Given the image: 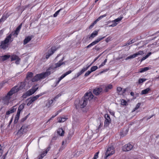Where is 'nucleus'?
Segmentation results:
<instances>
[{"instance_id": "7ed1b4c3", "label": "nucleus", "mask_w": 159, "mask_h": 159, "mask_svg": "<svg viewBox=\"0 0 159 159\" xmlns=\"http://www.w3.org/2000/svg\"><path fill=\"white\" fill-rule=\"evenodd\" d=\"M29 126L27 125H23L18 131L17 134L19 137H20L25 134L29 130Z\"/></svg>"}, {"instance_id": "bf43d9fd", "label": "nucleus", "mask_w": 159, "mask_h": 159, "mask_svg": "<svg viewBox=\"0 0 159 159\" xmlns=\"http://www.w3.org/2000/svg\"><path fill=\"white\" fill-rule=\"evenodd\" d=\"M53 99H51L50 100H49L48 101V103H49V106H50V105L52 104V103L53 102Z\"/></svg>"}, {"instance_id": "9d476101", "label": "nucleus", "mask_w": 159, "mask_h": 159, "mask_svg": "<svg viewBox=\"0 0 159 159\" xmlns=\"http://www.w3.org/2000/svg\"><path fill=\"white\" fill-rule=\"evenodd\" d=\"M11 59V61H16L15 63L16 64H19L20 59V58L17 55H12L11 56H10Z\"/></svg>"}, {"instance_id": "79ce46f5", "label": "nucleus", "mask_w": 159, "mask_h": 159, "mask_svg": "<svg viewBox=\"0 0 159 159\" xmlns=\"http://www.w3.org/2000/svg\"><path fill=\"white\" fill-rule=\"evenodd\" d=\"M10 16V14L8 13H4L2 16L5 19H6Z\"/></svg>"}, {"instance_id": "f03ea898", "label": "nucleus", "mask_w": 159, "mask_h": 159, "mask_svg": "<svg viewBox=\"0 0 159 159\" xmlns=\"http://www.w3.org/2000/svg\"><path fill=\"white\" fill-rule=\"evenodd\" d=\"M16 87L12 88L5 96L3 97L2 100L4 104L8 105L10 101V99L13 94L17 92Z\"/></svg>"}, {"instance_id": "3c124183", "label": "nucleus", "mask_w": 159, "mask_h": 159, "mask_svg": "<svg viewBox=\"0 0 159 159\" xmlns=\"http://www.w3.org/2000/svg\"><path fill=\"white\" fill-rule=\"evenodd\" d=\"M92 72L91 71L88 70L87 71L85 74L84 76L86 77L88 76Z\"/></svg>"}, {"instance_id": "6e6552de", "label": "nucleus", "mask_w": 159, "mask_h": 159, "mask_svg": "<svg viewBox=\"0 0 159 159\" xmlns=\"http://www.w3.org/2000/svg\"><path fill=\"white\" fill-rule=\"evenodd\" d=\"M123 18L122 16H120L115 20H112L111 22L112 24L109 25V27H114L116 26L118 24V23Z\"/></svg>"}, {"instance_id": "a878e982", "label": "nucleus", "mask_w": 159, "mask_h": 159, "mask_svg": "<svg viewBox=\"0 0 159 159\" xmlns=\"http://www.w3.org/2000/svg\"><path fill=\"white\" fill-rule=\"evenodd\" d=\"M112 87V85L111 84L107 85L105 86V88L104 90V91L106 92H107L109 90L111 89Z\"/></svg>"}, {"instance_id": "7c9ffc66", "label": "nucleus", "mask_w": 159, "mask_h": 159, "mask_svg": "<svg viewBox=\"0 0 159 159\" xmlns=\"http://www.w3.org/2000/svg\"><path fill=\"white\" fill-rule=\"evenodd\" d=\"M98 31H95L93 32L89 37L90 39L93 38L96 36L98 34Z\"/></svg>"}, {"instance_id": "b1692460", "label": "nucleus", "mask_w": 159, "mask_h": 159, "mask_svg": "<svg viewBox=\"0 0 159 159\" xmlns=\"http://www.w3.org/2000/svg\"><path fill=\"white\" fill-rule=\"evenodd\" d=\"M10 57V56L9 55H5L0 56V61H4L8 59Z\"/></svg>"}, {"instance_id": "473e14b6", "label": "nucleus", "mask_w": 159, "mask_h": 159, "mask_svg": "<svg viewBox=\"0 0 159 159\" xmlns=\"http://www.w3.org/2000/svg\"><path fill=\"white\" fill-rule=\"evenodd\" d=\"M58 122L61 123V122H64V121H66V120L67 119V118L66 117H65L64 116V117L59 118H58Z\"/></svg>"}, {"instance_id": "c9c22d12", "label": "nucleus", "mask_w": 159, "mask_h": 159, "mask_svg": "<svg viewBox=\"0 0 159 159\" xmlns=\"http://www.w3.org/2000/svg\"><path fill=\"white\" fill-rule=\"evenodd\" d=\"M152 54V53L151 52H150L148 53L147 54L145 57H143L141 59V61H143L145 60L147 58H148L151 54Z\"/></svg>"}, {"instance_id": "13d9d810", "label": "nucleus", "mask_w": 159, "mask_h": 159, "mask_svg": "<svg viewBox=\"0 0 159 159\" xmlns=\"http://www.w3.org/2000/svg\"><path fill=\"white\" fill-rule=\"evenodd\" d=\"M61 95V93L58 94L57 96H56L54 98V100H55L56 99L58 98L59 97H60Z\"/></svg>"}, {"instance_id": "e2e57ef3", "label": "nucleus", "mask_w": 159, "mask_h": 159, "mask_svg": "<svg viewBox=\"0 0 159 159\" xmlns=\"http://www.w3.org/2000/svg\"><path fill=\"white\" fill-rule=\"evenodd\" d=\"M106 16V14H104L103 15H102L100 16L99 17V19H100V20L101 19L105 17Z\"/></svg>"}, {"instance_id": "ea45409f", "label": "nucleus", "mask_w": 159, "mask_h": 159, "mask_svg": "<svg viewBox=\"0 0 159 159\" xmlns=\"http://www.w3.org/2000/svg\"><path fill=\"white\" fill-rule=\"evenodd\" d=\"M91 65H89L88 66L86 67H84L80 71L82 73H83Z\"/></svg>"}, {"instance_id": "5fc2aeb1", "label": "nucleus", "mask_w": 159, "mask_h": 159, "mask_svg": "<svg viewBox=\"0 0 159 159\" xmlns=\"http://www.w3.org/2000/svg\"><path fill=\"white\" fill-rule=\"evenodd\" d=\"M151 159H158V158L157 157L155 156L154 155H151Z\"/></svg>"}, {"instance_id": "c03bdc74", "label": "nucleus", "mask_w": 159, "mask_h": 159, "mask_svg": "<svg viewBox=\"0 0 159 159\" xmlns=\"http://www.w3.org/2000/svg\"><path fill=\"white\" fill-rule=\"evenodd\" d=\"M97 69L98 67L97 66H94L91 67V71L92 72L96 70Z\"/></svg>"}, {"instance_id": "4d7b16f0", "label": "nucleus", "mask_w": 159, "mask_h": 159, "mask_svg": "<svg viewBox=\"0 0 159 159\" xmlns=\"http://www.w3.org/2000/svg\"><path fill=\"white\" fill-rule=\"evenodd\" d=\"M60 10L57 11L53 15V16L54 17H56L60 12Z\"/></svg>"}, {"instance_id": "a211bd4d", "label": "nucleus", "mask_w": 159, "mask_h": 159, "mask_svg": "<svg viewBox=\"0 0 159 159\" xmlns=\"http://www.w3.org/2000/svg\"><path fill=\"white\" fill-rule=\"evenodd\" d=\"M56 50L55 47H52L51 48V50L50 51L49 53H48V54H47L46 56V57L47 59H48L50 56Z\"/></svg>"}, {"instance_id": "a18cd8bd", "label": "nucleus", "mask_w": 159, "mask_h": 159, "mask_svg": "<svg viewBox=\"0 0 159 159\" xmlns=\"http://www.w3.org/2000/svg\"><path fill=\"white\" fill-rule=\"evenodd\" d=\"M107 59H106L99 66V68H100L102 67V66L105 65L106 64L107 61Z\"/></svg>"}, {"instance_id": "4468645a", "label": "nucleus", "mask_w": 159, "mask_h": 159, "mask_svg": "<svg viewBox=\"0 0 159 159\" xmlns=\"http://www.w3.org/2000/svg\"><path fill=\"white\" fill-rule=\"evenodd\" d=\"M25 85V83L24 82H21L20 84H18V86H16L14 87H16L17 89V92L19 90L22 89L24 88Z\"/></svg>"}, {"instance_id": "774afa93", "label": "nucleus", "mask_w": 159, "mask_h": 159, "mask_svg": "<svg viewBox=\"0 0 159 159\" xmlns=\"http://www.w3.org/2000/svg\"><path fill=\"white\" fill-rule=\"evenodd\" d=\"M94 25H93V24H92L89 27V29H92L93 27L94 26Z\"/></svg>"}, {"instance_id": "39448f33", "label": "nucleus", "mask_w": 159, "mask_h": 159, "mask_svg": "<svg viewBox=\"0 0 159 159\" xmlns=\"http://www.w3.org/2000/svg\"><path fill=\"white\" fill-rule=\"evenodd\" d=\"M105 36L104 37H99L96 40L92 42L88 46L86 47L87 48H90L92 46H93L97 43H98L101 40L105 38Z\"/></svg>"}, {"instance_id": "c85d7f7f", "label": "nucleus", "mask_w": 159, "mask_h": 159, "mask_svg": "<svg viewBox=\"0 0 159 159\" xmlns=\"http://www.w3.org/2000/svg\"><path fill=\"white\" fill-rule=\"evenodd\" d=\"M31 38L30 36H28L24 40V44L25 45L28 43L31 40Z\"/></svg>"}, {"instance_id": "9b49d317", "label": "nucleus", "mask_w": 159, "mask_h": 159, "mask_svg": "<svg viewBox=\"0 0 159 159\" xmlns=\"http://www.w3.org/2000/svg\"><path fill=\"white\" fill-rule=\"evenodd\" d=\"M104 117L105 119L104 122V126H107L110 123L111 119L109 115L107 114H106L105 115Z\"/></svg>"}, {"instance_id": "1a4fd4ad", "label": "nucleus", "mask_w": 159, "mask_h": 159, "mask_svg": "<svg viewBox=\"0 0 159 159\" xmlns=\"http://www.w3.org/2000/svg\"><path fill=\"white\" fill-rule=\"evenodd\" d=\"M50 147H48L44 151H43L41 155L39 156V159H42L47 153L49 151Z\"/></svg>"}, {"instance_id": "864d4df0", "label": "nucleus", "mask_w": 159, "mask_h": 159, "mask_svg": "<svg viewBox=\"0 0 159 159\" xmlns=\"http://www.w3.org/2000/svg\"><path fill=\"white\" fill-rule=\"evenodd\" d=\"M99 57H100V55L98 56V57H96L94 60L92 62V63L90 65H91V66L98 58Z\"/></svg>"}, {"instance_id": "ddd939ff", "label": "nucleus", "mask_w": 159, "mask_h": 159, "mask_svg": "<svg viewBox=\"0 0 159 159\" xmlns=\"http://www.w3.org/2000/svg\"><path fill=\"white\" fill-rule=\"evenodd\" d=\"M21 24L19 25L16 29V30L13 32L11 34H12V36L16 37L21 27Z\"/></svg>"}, {"instance_id": "58836bf2", "label": "nucleus", "mask_w": 159, "mask_h": 159, "mask_svg": "<svg viewBox=\"0 0 159 159\" xmlns=\"http://www.w3.org/2000/svg\"><path fill=\"white\" fill-rule=\"evenodd\" d=\"M24 107V104H21L19 107L18 111L21 112L22 110L23 109Z\"/></svg>"}, {"instance_id": "603ef678", "label": "nucleus", "mask_w": 159, "mask_h": 159, "mask_svg": "<svg viewBox=\"0 0 159 159\" xmlns=\"http://www.w3.org/2000/svg\"><path fill=\"white\" fill-rule=\"evenodd\" d=\"M82 74V73L81 72V71H80V72H78L76 74V75H75V77H78Z\"/></svg>"}, {"instance_id": "8fccbe9b", "label": "nucleus", "mask_w": 159, "mask_h": 159, "mask_svg": "<svg viewBox=\"0 0 159 159\" xmlns=\"http://www.w3.org/2000/svg\"><path fill=\"white\" fill-rule=\"evenodd\" d=\"M19 116H16L15 120L14 121V123H16L18 121V119H19Z\"/></svg>"}, {"instance_id": "72a5a7b5", "label": "nucleus", "mask_w": 159, "mask_h": 159, "mask_svg": "<svg viewBox=\"0 0 159 159\" xmlns=\"http://www.w3.org/2000/svg\"><path fill=\"white\" fill-rule=\"evenodd\" d=\"M33 75V73L31 72H28L27 73L26 76V79L27 80H29L31 78Z\"/></svg>"}, {"instance_id": "6e6d98bb", "label": "nucleus", "mask_w": 159, "mask_h": 159, "mask_svg": "<svg viewBox=\"0 0 159 159\" xmlns=\"http://www.w3.org/2000/svg\"><path fill=\"white\" fill-rule=\"evenodd\" d=\"M111 38L110 37H108L106 39V42L108 43L109 41H110L111 40Z\"/></svg>"}, {"instance_id": "4c0bfd02", "label": "nucleus", "mask_w": 159, "mask_h": 159, "mask_svg": "<svg viewBox=\"0 0 159 159\" xmlns=\"http://www.w3.org/2000/svg\"><path fill=\"white\" fill-rule=\"evenodd\" d=\"M141 105V103H138L135 106V107L133 109V110L132 111V112H133L135 111L136 110L138 109L140 107Z\"/></svg>"}, {"instance_id": "393cba45", "label": "nucleus", "mask_w": 159, "mask_h": 159, "mask_svg": "<svg viewBox=\"0 0 159 159\" xmlns=\"http://www.w3.org/2000/svg\"><path fill=\"white\" fill-rule=\"evenodd\" d=\"M16 110V108H15V107L14 106L12 107L10 109V110L7 111L6 113V114L7 115H9L11 113H12L13 112H14V111H15Z\"/></svg>"}, {"instance_id": "09e8293b", "label": "nucleus", "mask_w": 159, "mask_h": 159, "mask_svg": "<svg viewBox=\"0 0 159 159\" xmlns=\"http://www.w3.org/2000/svg\"><path fill=\"white\" fill-rule=\"evenodd\" d=\"M61 112L60 110H59L57 111V112L55 113V114L54 115H53L51 117V118L52 119L54 118L55 116H56L58 114Z\"/></svg>"}, {"instance_id": "aec40b11", "label": "nucleus", "mask_w": 159, "mask_h": 159, "mask_svg": "<svg viewBox=\"0 0 159 159\" xmlns=\"http://www.w3.org/2000/svg\"><path fill=\"white\" fill-rule=\"evenodd\" d=\"M45 93H41L37 95H36L30 98L34 102L39 97L44 95V94H45Z\"/></svg>"}, {"instance_id": "338daca9", "label": "nucleus", "mask_w": 159, "mask_h": 159, "mask_svg": "<svg viewBox=\"0 0 159 159\" xmlns=\"http://www.w3.org/2000/svg\"><path fill=\"white\" fill-rule=\"evenodd\" d=\"M131 59V57H130V56L127 57H126L125 59V60H127L129 59Z\"/></svg>"}, {"instance_id": "2f4dec72", "label": "nucleus", "mask_w": 159, "mask_h": 159, "mask_svg": "<svg viewBox=\"0 0 159 159\" xmlns=\"http://www.w3.org/2000/svg\"><path fill=\"white\" fill-rule=\"evenodd\" d=\"M34 102L31 99V98L30 97L29 98L27 99L26 100V102L27 103V105L28 106H30L31 104H32Z\"/></svg>"}, {"instance_id": "f3484780", "label": "nucleus", "mask_w": 159, "mask_h": 159, "mask_svg": "<svg viewBox=\"0 0 159 159\" xmlns=\"http://www.w3.org/2000/svg\"><path fill=\"white\" fill-rule=\"evenodd\" d=\"M8 45L9 44L4 40H3L1 42V44L0 45V48L5 49L8 47Z\"/></svg>"}, {"instance_id": "423d86ee", "label": "nucleus", "mask_w": 159, "mask_h": 159, "mask_svg": "<svg viewBox=\"0 0 159 159\" xmlns=\"http://www.w3.org/2000/svg\"><path fill=\"white\" fill-rule=\"evenodd\" d=\"M36 86L33 87L29 90L26 93V94L27 96H30L34 94L38 89V87H36Z\"/></svg>"}, {"instance_id": "052dcab7", "label": "nucleus", "mask_w": 159, "mask_h": 159, "mask_svg": "<svg viewBox=\"0 0 159 159\" xmlns=\"http://www.w3.org/2000/svg\"><path fill=\"white\" fill-rule=\"evenodd\" d=\"M131 59H133L136 57V55L135 53H134L133 55H130Z\"/></svg>"}, {"instance_id": "37998d69", "label": "nucleus", "mask_w": 159, "mask_h": 159, "mask_svg": "<svg viewBox=\"0 0 159 159\" xmlns=\"http://www.w3.org/2000/svg\"><path fill=\"white\" fill-rule=\"evenodd\" d=\"M122 88L120 87H118L117 88V93L118 94L120 95V94H121V92H122Z\"/></svg>"}, {"instance_id": "5701e85b", "label": "nucleus", "mask_w": 159, "mask_h": 159, "mask_svg": "<svg viewBox=\"0 0 159 159\" xmlns=\"http://www.w3.org/2000/svg\"><path fill=\"white\" fill-rule=\"evenodd\" d=\"M57 132L59 135L61 136H64L65 133L64 131L61 128L58 129Z\"/></svg>"}, {"instance_id": "0e129e2a", "label": "nucleus", "mask_w": 159, "mask_h": 159, "mask_svg": "<svg viewBox=\"0 0 159 159\" xmlns=\"http://www.w3.org/2000/svg\"><path fill=\"white\" fill-rule=\"evenodd\" d=\"M2 150L1 146L0 144V157L2 155Z\"/></svg>"}, {"instance_id": "f704fd0d", "label": "nucleus", "mask_w": 159, "mask_h": 159, "mask_svg": "<svg viewBox=\"0 0 159 159\" xmlns=\"http://www.w3.org/2000/svg\"><path fill=\"white\" fill-rule=\"evenodd\" d=\"M146 80L147 79L145 78H140L138 80V83L139 84H141Z\"/></svg>"}, {"instance_id": "4be33fe9", "label": "nucleus", "mask_w": 159, "mask_h": 159, "mask_svg": "<svg viewBox=\"0 0 159 159\" xmlns=\"http://www.w3.org/2000/svg\"><path fill=\"white\" fill-rule=\"evenodd\" d=\"M67 143V142L66 139L63 141L62 142L61 146L59 149V151L63 150L66 147Z\"/></svg>"}, {"instance_id": "412c9836", "label": "nucleus", "mask_w": 159, "mask_h": 159, "mask_svg": "<svg viewBox=\"0 0 159 159\" xmlns=\"http://www.w3.org/2000/svg\"><path fill=\"white\" fill-rule=\"evenodd\" d=\"M71 72L72 71L71 70H69L61 75V76L59 78V80L58 81V83H59V82L66 76L70 74Z\"/></svg>"}, {"instance_id": "c756f323", "label": "nucleus", "mask_w": 159, "mask_h": 159, "mask_svg": "<svg viewBox=\"0 0 159 159\" xmlns=\"http://www.w3.org/2000/svg\"><path fill=\"white\" fill-rule=\"evenodd\" d=\"M150 69V68L148 67L142 68L140 69L139 72L141 73H143L149 70Z\"/></svg>"}, {"instance_id": "a19ab883", "label": "nucleus", "mask_w": 159, "mask_h": 159, "mask_svg": "<svg viewBox=\"0 0 159 159\" xmlns=\"http://www.w3.org/2000/svg\"><path fill=\"white\" fill-rule=\"evenodd\" d=\"M135 54L136 55V57L139 55H141L143 54V51H140L136 52Z\"/></svg>"}, {"instance_id": "69168bd1", "label": "nucleus", "mask_w": 159, "mask_h": 159, "mask_svg": "<svg viewBox=\"0 0 159 159\" xmlns=\"http://www.w3.org/2000/svg\"><path fill=\"white\" fill-rule=\"evenodd\" d=\"M20 112H21L17 110L16 116H20Z\"/></svg>"}, {"instance_id": "cd10ccee", "label": "nucleus", "mask_w": 159, "mask_h": 159, "mask_svg": "<svg viewBox=\"0 0 159 159\" xmlns=\"http://www.w3.org/2000/svg\"><path fill=\"white\" fill-rule=\"evenodd\" d=\"M136 41V40L135 39H132V40H129L124 45V46H128L132 43H134Z\"/></svg>"}, {"instance_id": "6ab92c4d", "label": "nucleus", "mask_w": 159, "mask_h": 159, "mask_svg": "<svg viewBox=\"0 0 159 159\" xmlns=\"http://www.w3.org/2000/svg\"><path fill=\"white\" fill-rule=\"evenodd\" d=\"M102 89L101 88H97L93 90V93L96 95L99 94L102 91Z\"/></svg>"}, {"instance_id": "de8ad7c7", "label": "nucleus", "mask_w": 159, "mask_h": 159, "mask_svg": "<svg viewBox=\"0 0 159 159\" xmlns=\"http://www.w3.org/2000/svg\"><path fill=\"white\" fill-rule=\"evenodd\" d=\"M126 91V89H123L122 90V92H121V94H120V95H122L123 96L124 93H125Z\"/></svg>"}, {"instance_id": "f8f14e48", "label": "nucleus", "mask_w": 159, "mask_h": 159, "mask_svg": "<svg viewBox=\"0 0 159 159\" xmlns=\"http://www.w3.org/2000/svg\"><path fill=\"white\" fill-rule=\"evenodd\" d=\"M88 101L87 100L85 99L84 98L83 100L80 101L79 102L80 107L82 108L84 107L87 104Z\"/></svg>"}, {"instance_id": "20e7f679", "label": "nucleus", "mask_w": 159, "mask_h": 159, "mask_svg": "<svg viewBox=\"0 0 159 159\" xmlns=\"http://www.w3.org/2000/svg\"><path fill=\"white\" fill-rule=\"evenodd\" d=\"M114 152V149L113 147H108L105 153L106 157L105 159H107V157L108 156L113 154Z\"/></svg>"}, {"instance_id": "49530a36", "label": "nucleus", "mask_w": 159, "mask_h": 159, "mask_svg": "<svg viewBox=\"0 0 159 159\" xmlns=\"http://www.w3.org/2000/svg\"><path fill=\"white\" fill-rule=\"evenodd\" d=\"M99 153V152H97L94 155L93 159H97L98 157V155Z\"/></svg>"}, {"instance_id": "f257e3e1", "label": "nucleus", "mask_w": 159, "mask_h": 159, "mask_svg": "<svg viewBox=\"0 0 159 159\" xmlns=\"http://www.w3.org/2000/svg\"><path fill=\"white\" fill-rule=\"evenodd\" d=\"M63 60V58L60 60L57 63L50 66L46 72L36 75L32 79V81L34 82L41 79H44L51 73H53L56 70L57 68L60 67L62 65L65 64L64 62H62Z\"/></svg>"}, {"instance_id": "e433bc0d", "label": "nucleus", "mask_w": 159, "mask_h": 159, "mask_svg": "<svg viewBox=\"0 0 159 159\" xmlns=\"http://www.w3.org/2000/svg\"><path fill=\"white\" fill-rule=\"evenodd\" d=\"M121 104L123 106H126L128 105L127 102L125 100L122 99L120 100Z\"/></svg>"}, {"instance_id": "bb28decb", "label": "nucleus", "mask_w": 159, "mask_h": 159, "mask_svg": "<svg viewBox=\"0 0 159 159\" xmlns=\"http://www.w3.org/2000/svg\"><path fill=\"white\" fill-rule=\"evenodd\" d=\"M150 90V89L149 88H147L144 90H142L141 92V95L146 94L148 93V92Z\"/></svg>"}, {"instance_id": "680f3d73", "label": "nucleus", "mask_w": 159, "mask_h": 159, "mask_svg": "<svg viewBox=\"0 0 159 159\" xmlns=\"http://www.w3.org/2000/svg\"><path fill=\"white\" fill-rule=\"evenodd\" d=\"M6 19H5L3 17H2H2L0 19V22H4Z\"/></svg>"}, {"instance_id": "0eeeda50", "label": "nucleus", "mask_w": 159, "mask_h": 159, "mask_svg": "<svg viewBox=\"0 0 159 159\" xmlns=\"http://www.w3.org/2000/svg\"><path fill=\"white\" fill-rule=\"evenodd\" d=\"M133 147L132 145L130 143H128L123 146L122 149L123 151H129L131 150L132 149Z\"/></svg>"}, {"instance_id": "2eb2a0df", "label": "nucleus", "mask_w": 159, "mask_h": 159, "mask_svg": "<svg viewBox=\"0 0 159 159\" xmlns=\"http://www.w3.org/2000/svg\"><path fill=\"white\" fill-rule=\"evenodd\" d=\"M84 98L85 99L87 100H90L92 99L93 98V95L92 93L91 92L86 93L84 96Z\"/></svg>"}, {"instance_id": "dca6fc26", "label": "nucleus", "mask_w": 159, "mask_h": 159, "mask_svg": "<svg viewBox=\"0 0 159 159\" xmlns=\"http://www.w3.org/2000/svg\"><path fill=\"white\" fill-rule=\"evenodd\" d=\"M12 36V34H9L6 36L4 40L8 44L9 43L11 42L13 40V38Z\"/></svg>"}]
</instances>
